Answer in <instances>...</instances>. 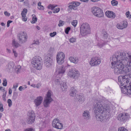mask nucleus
I'll return each mask as SVG.
<instances>
[{
  "label": "nucleus",
  "instance_id": "f03ea898",
  "mask_svg": "<svg viewBox=\"0 0 131 131\" xmlns=\"http://www.w3.org/2000/svg\"><path fill=\"white\" fill-rule=\"evenodd\" d=\"M93 109L97 121H105L109 118L110 107L104 100L101 99L97 100L96 103L94 105Z\"/></svg>",
  "mask_w": 131,
  "mask_h": 131
},
{
  "label": "nucleus",
  "instance_id": "8fccbe9b",
  "mask_svg": "<svg viewBox=\"0 0 131 131\" xmlns=\"http://www.w3.org/2000/svg\"><path fill=\"white\" fill-rule=\"evenodd\" d=\"M56 32H53L50 33V36L51 37H53L55 36L56 34Z\"/></svg>",
  "mask_w": 131,
  "mask_h": 131
},
{
  "label": "nucleus",
  "instance_id": "09e8293b",
  "mask_svg": "<svg viewBox=\"0 0 131 131\" xmlns=\"http://www.w3.org/2000/svg\"><path fill=\"white\" fill-rule=\"evenodd\" d=\"M71 28L69 27H67L65 30V32L67 34H68L69 31L70 30Z\"/></svg>",
  "mask_w": 131,
  "mask_h": 131
},
{
  "label": "nucleus",
  "instance_id": "f257e3e1",
  "mask_svg": "<svg viewBox=\"0 0 131 131\" xmlns=\"http://www.w3.org/2000/svg\"><path fill=\"white\" fill-rule=\"evenodd\" d=\"M111 68L114 69V73L117 75L129 73L131 78V53L126 51L117 52L110 58Z\"/></svg>",
  "mask_w": 131,
  "mask_h": 131
},
{
  "label": "nucleus",
  "instance_id": "bf43d9fd",
  "mask_svg": "<svg viewBox=\"0 0 131 131\" xmlns=\"http://www.w3.org/2000/svg\"><path fill=\"white\" fill-rule=\"evenodd\" d=\"M17 98V96H16L15 94H14L13 96L12 99L14 100H15Z\"/></svg>",
  "mask_w": 131,
  "mask_h": 131
},
{
  "label": "nucleus",
  "instance_id": "4468645a",
  "mask_svg": "<svg viewBox=\"0 0 131 131\" xmlns=\"http://www.w3.org/2000/svg\"><path fill=\"white\" fill-rule=\"evenodd\" d=\"M129 117L128 113H123L119 114L117 117V119L121 122H124L128 119Z\"/></svg>",
  "mask_w": 131,
  "mask_h": 131
},
{
  "label": "nucleus",
  "instance_id": "ddd939ff",
  "mask_svg": "<svg viewBox=\"0 0 131 131\" xmlns=\"http://www.w3.org/2000/svg\"><path fill=\"white\" fill-rule=\"evenodd\" d=\"M65 55L62 52H59L57 55V63L59 64H62L64 61Z\"/></svg>",
  "mask_w": 131,
  "mask_h": 131
},
{
  "label": "nucleus",
  "instance_id": "c85d7f7f",
  "mask_svg": "<svg viewBox=\"0 0 131 131\" xmlns=\"http://www.w3.org/2000/svg\"><path fill=\"white\" fill-rule=\"evenodd\" d=\"M38 8L39 10H43L44 9V6L41 5V2H39L38 3Z\"/></svg>",
  "mask_w": 131,
  "mask_h": 131
},
{
  "label": "nucleus",
  "instance_id": "79ce46f5",
  "mask_svg": "<svg viewBox=\"0 0 131 131\" xmlns=\"http://www.w3.org/2000/svg\"><path fill=\"white\" fill-rule=\"evenodd\" d=\"M60 10V8H57L53 10V12L54 13H56L58 12Z\"/></svg>",
  "mask_w": 131,
  "mask_h": 131
},
{
  "label": "nucleus",
  "instance_id": "20e7f679",
  "mask_svg": "<svg viewBox=\"0 0 131 131\" xmlns=\"http://www.w3.org/2000/svg\"><path fill=\"white\" fill-rule=\"evenodd\" d=\"M90 26L87 23H84L81 25L80 28V33L82 36H84L90 33Z\"/></svg>",
  "mask_w": 131,
  "mask_h": 131
},
{
  "label": "nucleus",
  "instance_id": "5fc2aeb1",
  "mask_svg": "<svg viewBox=\"0 0 131 131\" xmlns=\"http://www.w3.org/2000/svg\"><path fill=\"white\" fill-rule=\"evenodd\" d=\"M54 49L53 48L50 47L49 50V51L51 53H52L53 52Z\"/></svg>",
  "mask_w": 131,
  "mask_h": 131
},
{
  "label": "nucleus",
  "instance_id": "6e6d98bb",
  "mask_svg": "<svg viewBox=\"0 0 131 131\" xmlns=\"http://www.w3.org/2000/svg\"><path fill=\"white\" fill-rule=\"evenodd\" d=\"M39 43V41H34L33 44H36L37 45H38Z\"/></svg>",
  "mask_w": 131,
  "mask_h": 131
},
{
  "label": "nucleus",
  "instance_id": "a878e982",
  "mask_svg": "<svg viewBox=\"0 0 131 131\" xmlns=\"http://www.w3.org/2000/svg\"><path fill=\"white\" fill-rule=\"evenodd\" d=\"M77 98L78 101L79 102H83L84 100V96L83 95H77Z\"/></svg>",
  "mask_w": 131,
  "mask_h": 131
},
{
  "label": "nucleus",
  "instance_id": "412c9836",
  "mask_svg": "<svg viewBox=\"0 0 131 131\" xmlns=\"http://www.w3.org/2000/svg\"><path fill=\"white\" fill-rule=\"evenodd\" d=\"M82 115L84 118L86 120L89 119L90 118V113L88 111H85L83 113Z\"/></svg>",
  "mask_w": 131,
  "mask_h": 131
},
{
  "label": "nucleus",
  "instance_id": "4d7b16f0",
  "mask_svg": "<svg viewBox=\"0 0 131 131\" xmlns=\"http://www.w3.org/2000/svg\"><path fill=\"white\" fill-rule=\"evenodd\" d=\"M129 15L130 12L129 11H128L126 13V17H129Z\"/></svg>",
  "mask_w": 131,
  "mask_h": 131
},
{
  "label": "nucleus",
  "instance_id": "3c124183",
  "mask_svg": "<svg viewBox=\"0 0 131 131\" xmlns=\"http://www.w3.org/2000/svg\"><path fill=\"white\" fill-rule=\"evenodd\" d=\"M13 52L14 53V55L15 57H16L17 56L18 54L16 51L14 50H13Z\"/></svg>",
  "mask_w": 131,
  "mask_h": 131
},
{
  "label": "nucleus",
  "instance_id": "2f4dec72",
  "mask_svg": "<svg viewBox=\"0 0 131 131\" xmlns=\"http://www.w3.org/2000/svg\"><path fill=\"white\" fill-rule=\"evenodd\" d=\"M102 32L103 34V37L104 39H107L108 36V34L105 31V30L103 29L102 30Z\"/></svg>",
  "mask_w": 131,
  "mask_h": 131
},
{
  "label": "nucleus",
  "instance_id": "de8ad7c7",
  "mask_svg": "<svg viewBox=\"0 0 131 131\" xmlns=\"http://www.w3.org/2000/svg\"><path fill=\"white\" fill-rule=\"evenodd\" d=\"M21 67L20 66H18L16 68L15 70L18 73L21 70Z\"/></svg>",
  "mask_w": 131,
  "mask_h": 131
},
{
  "label": "nucleus",
  "instance_id": "1a4fd4ad",
  "mask_svg": "<svg viewBox=\"0 0 131 131\" xmlns=\"http://www.w3.org/2000/svg\"><path fill=\"white\" fill-rule=\"evenodd\" d=\"M68 75L71 78L77 79L79 77L80 74L79 71L76 69H71L69 70Z\"/></svg>",
  "mask_w": 131,
  "mask_h": 131
},
{
  "label": "nucleus",
  "instance_id": "69168bd1",
  "mask_svg": "<svg viewBox=\"0 0 131 131\" xmlns=\"http://www.w3.org/2000/svg\"><path fill=\"white\" fill-rule=\"evenodd\" d=\"M0 89L1 90H2L3 92L5 91V90L4 89V88L2 87H0Z\"/></svg>",
  "mask_w": 131,
  "mask_h": 131
},
{
  "label": "nucleus",
  "instance_id": "9d476101",
  "mask_svg": "<svg viewBox=\"0 0 131 131\" xmlns=\"http://www.w3.org/2000/svg\"><path fill=\"white\" fill-rule=\"evenodd\" d=\"M101 59L99 57H93L91 58L89 64L92 66L96 67L99 65L101 63Z\"/></svg>",
  "mask_w": 131,
  "mask_h": 131
},
{
  "label": "nucleus",
  "instance_id": "473e14b6",
  "mask_svg": "<svg viewBox=\"0 0 131 131\" xmlns=\"http://www.w3.org/2000/svg\"><path fill=\"white\" fill-rule=\"evenodd\" d=\"M27 12V9L26 8H24L23 9V11L21 12V15L25 16L26 15Z\"/></svg>",
  "mask_w": 131,
  "mask_h": 131
},
{
  "label": "nucleus",
  "instance_id": "58836bf2",
  "mask_svg": "<svg viewBox=\"0 0 131 131\" xmlns=\"http://www.w3.org/2000/svg\"><path fill=\"white\" fill-rule=\"evenodd\" d=\"M64 24V21L62 20H60L59 22V24H58V26H62Z\"/></svg>",
  "mask_w": 131,
  "mask_h": 131
},
{
  "label": "nucleus",
  "instance_id": "0eeeda50",
  "mask_svg": "<svg viewBox=\"0 0 131 131\" xmlns=\"http://www.w3.org/2000/svg\"><path fill=\"white\" fill-rule=\"evenodd\" d=\"M127 76L125 75L122 76H120L118 77V82L119 84L122 86L123 85H129V81L127 77Z\"/></svg>",
  "mask_w": 131,
  "mask_h": 131
},
{
  "label": "nucleus",
  "instance_id": "37998d69",
  "mask_svg": "<svg viewBox=\"0 0 131 131\" xmlns=\"http://www.w3.org/2000/svg\"><path fill=\"white\" fill-rule=\"evenodd\" d=\"M21 16L22 20L23 21H26L27 20V17H26V15H22Z\"/></svg>",
  "mask_w": 131,
  "mask_h": 131
},
{
  "label": "nucleus",
  "instance_id": "6ab92c4d",
  "mask_svg": "<svg viewBox=\"0 0 131 131\" xmlns=\"http://www.w3.org/2000/svg\"><path fill=\"white\" fill-rule=\"evenodd\" d=\"M65 67L63 66L57 67L56 70V71L58 74H63L65 72Z\"/></svg>",
  "mask_w": 131,
  "mask_h": 131
},
{
  "label": "nucleus",
  "instance_id": "7ed1b4c3",
  "mask_svg": "<svg viewBox=\"0 0 131 131\" xmlns=\"http://www.w3.org/2000/svg\"><path fill=\"white\" fill-rule=\"evenodd\" d=\"M42 60L39 56L34 57L31 61L33 66L37 70H40L42 68Z\"/></svg>",
  "mask_w": 131,
  "mask_h": 131
},
{
  "label": "nucleus",
  "instance_id": "338daca9",
  "mask_svg": "<svg viewBox=\"0 0 131 131\" xmlns=\"http://www.w3.org/2000/svg\"><path fill=\"white\" fill-rule=\"evenodd\" d=\"M80 1L85 2H88L89 0H80Z\"/></svg>",
  "mask_w": 131,
  "mask_h": 131
},
{
  "label": "nucleus",
  "instance_id": "0e129e2a",
  "mask_svg": "<svg viewBox=\"0 0 131 131\" xmlns=\"http://www.w3.org/2000/svg\"><path fill=\"white\" fill-rule=\"evenodd\" d=\"M41 85L39 84H38L36 85V87L37 88H38Z\"/></svg>",
  "mask_w": 131,
  "mask_h": 131
},
{
  "label": "nucleus",
  "instance_id": "b1692460",
  "mask_svg": "<svg viewBox=\"0 0 131 131\" xmlns=\"http://www.w3.org/2000/svg\"><path fill=\"white\" fill-rule=\"evenodd\" d=\"M15 64L14 62H10L8 63V69L10 71H12L14 69Z\"/></svg>",
  "mask_w": 131,
  "mask_h": 131
},
{
  "label": "nucleus",
  "instance_id": "9b49d317",
  "mask_svg": "<svg viewBox=\"0 0 131 131\" xmlns=\"http://www.w3.org/2000/svg\"><path fill=\"white\" fill-rule=\"evenodd\" d=\"M44 64L47 68L51 67L53 63L52 58L50 56H45L44 60Z\"/></svg>",
  "mask_w": 131,
  "mask_h": 131
},
{
  "label": "nucleus",
  "instance_id": "bb28decb",
  "mask_svg": "<svg viewBox=\"0 0 131 131\" xmlns=\"http://www.w3.org/2000/svg\"><path fill=\"white\" fill-rule=\"evenodd\" d=\"M108 42V41H105L104 42H101L100 43H98L97 45V46H98L99 48H101L105 44H107Z\"/></svg>",
  "mask_w": 131,
  "mask_h": 131
},
{
  "label": "nucleus",
  "instance_id": "052dcab7",
  "mask_svg": "<svg viewBox=\"0 0 131 131\" xmlns=\"http://www.w3.org/2000/svg\"><path fill=\"white\" fill-rule=\"evenodd\" d=\"M25 131H34V130L33 129L30 128L26 129Z\"/></svg>",
  "mask_w": 131,
  "mask_h": 131
},
{
  "label": "nucleus",
  "instance_id": "a211bd4d",
  "mask_svg": "<svg viewBox=\"0 0 131 131\" xmlns=\"http://www.w3.org/2000/svg\"><path fill=\"white\" fill-rule=\"evenodd\" d=\"M43 99V97L42 96H39L37 97L34 101L35 106L38 107L40 106L42 102Z\"/></svg>",
  "mask_w": 131,
  "mask_h": 131
},
{
  "label": "nucleus",
  "instance_id": "f8f14e48",
  "mask_svg": "<svg viewBox=\"0 0 131 131\" xmlns=\"http://www.w3.org/2000/svg\"><path fill=\"white\" fill-rule=\"evenodd\" d=\"M121 88L122 92L124 94L131 95V82L129 83V85H123Z\"/></svg>",
  "mask_w": 131,
  "mask_h": 131
},
{
  "label": "nucleus",
  "instance_id": "7c9ffc66",
  "mask_svg": "<svg viewBox=\"0 0 131 131\" xmlns=\"http://www.w3.org/2000/svg\"><path fill=\"white\" fill-rule=\"evenodd\" d=\"M117 28L119 29H122L126 27V25H125L124 26H123L122 25H121L119 24H117Z\"/></svg>",
  "mask_w": 131,
  "mask_h": 131
},
{
  "label": "nucleus",
  "instance_id": "39448f33",
  "mask_svg": "<svg viewBox=\"0 0 131 131\" xmlns=\"http://www.w3.org/2000/svg\"><path fill=\"white\" fill-rule=\"evenodd\" d=\"M51 92L50 91H48L44 99L43 104L44 107H49L52 101L53 100L51 97Z\"/></svg>",
  "mask_w": 131,
  "mask_h": 131
},
{
  "label": "nucleus",
  "instance_id": "a18cd8bd",
  "mask_svg": "<svg viewBox=\"0 0 131 131\" xmlns=\"http://www.w3.org/2000/svg\"><path fill=\"white\" fill-rule=\"evenodd\" d=\"M0 111L2 112L4 111L3 105L1 102H0Z\"/></svg>",
  "mask_w": 131,
  "mask_h": 131
},
{
  "label": "nucleus",
  "instance_id": "72a5a7b5",
  "mask_svg": "<svg viewBox=\"0 0 131 131\" xmlns=\"http://www.w3.org/2000/svg\"><path fill=\"white\" fill-rule=\"evenodd\" d=\"M57 5L50 4L48 6V8L49 9L52 10L56 7L57 6Z\"/></svg>",
  "mask_w": 131,
  "mask_h": 131
},
{
  "label": "nucleus",
  "instance_id": "774afa93",
  "mask_svg": "<svg viewBox=\"0 0 131 131\" xmlns=\"http://www.w3.org/2000/svg\"><path fill=\"white\" fill-rule=\"evenodd\" d=\"M13 21H12L8 20L7 21V23L9 24L10 23H11Z\"/></svg>",
  "mask_w": 131,
  "mask_h": 131
},
{
  "label": "nucleus",
  "instance_id": "49530a36",
  "mask_svg": "<svg viewBox=\"0 0 131 131\" xmlns=\"http://www.w3.org/2000/svg\"><path fill=\"white\" fill-rule=\"evenodd\" d=\"M118 131H127V130L124 128L119 127L118 129Z\"/></svg>",
  "mask_w": 131,
  "mask_h": 131
},
{
  "label": "nucleus",
  "instance_id": "c756f323",
  "mask_svg": "<svg viewBox=\"0 0 131 131\" xmlns=\"http://www.w3.org/2000/svg\"><path fill=\"white\" fill-rule=\"evenodd\" d=\"M32 21H31V23H35L36 22L37 20V18L34 14L32 15Z\"/></svg>",
  "mask_w": 131,
  "mask_h": 131
},
{
  "label": "nucleus",
  "instance_id": "f704fd0d",
  "mask_svg": "<svg viewBox=\"0 0 131 131\" xmlns=\"http://www.w3.org/2000/svg\"><path fill=\"white\" fill-rule=\"evenodd\" d=\"M112 5L113 6H116L118 4V2L117 1L113 0L111 2Z\"/></svg>",
  "mask_w": 131,
  "mask_h": 131
},
{
  "label": "nucleus",
  "instance_id": "2eb2a0df",
  "mask_svg": "<svg viewBox=\"0 0 131 131\" xmlns=\"http://www.w3.org/2000/svg\"><path fill=\"white\" fill-rule=\"evenodd\" d=\"M80 3L79 2H73L69 3V4H71L68 6L69 8L68 10L69 12H71L72 9L76 10L77 9V7L79 6L80 4Z\"/></svg>",
  "mask_w": 131,
  "mask_h": 131
},
{
  "label": "nucleus",
  "instance_id": "423d86ee",
  "mask_svg": "<svg viewBox=\"0 0 131 131\" xmlns=\"http://www.w3.org/2000/svg\"><path fill=\"white\" fill-rule=\"evenodd\" d=\"M27 38V34L24 31L20 32L17 35V39L19 43L21 44L26 42Z\"/></svg>",
  "mask_w": 131,
  "mask_h": 131
},
{
  "label": "nucleus",
  "instance_id": "c9c22d12",
  "mask_svg": "<svg viewBox=\"0 0 131 131\" xmlns=\"http://www.w3.org/2000/svg\"><path fill=\"white\" fill-rule=\"evenodd\" d=\"M106 91L108 94L111 93L113 92L112 90L108 87L106 88Z\"/></svg>",
  "mask_w": 131,
  "mask_h": 131
},
{
  "label": "nucleus",
  "instance_id": "5701e85b",
  "mask_svg": "<svg viewBox=\"0 0 131 131\" xmlns=\"http://www.w3.org/2000/svg\"><path fill=\"white\" fill-rule=\"evenodd\" d=\"M69 60L71 62L74 63L75 64L77 63L79 61V59L77 58H74L73 57H71L69 58Z\"/></svg>",
  "mask_w": 131,
  "mask_h": 131
},
{
  "label": "nucleus",
  "instance_id": "864d4df0",
  "mask_svg": "<svg viewBox=\"0 0 131 131\" xmlns=\"http://www.w3.org/2000/svg\"><path fill=\"white\" fill-rule=\"evenodd\" d=\"M5 15L7 16H9L10 15V14L8 13L7 11H5L4 12Z\"/></svg>",
  "mask_w": 131,
  "mask_h": 131
},
{
  "label": "nucleus",
  "instance_id": "e2e57ef3",
  "mask_svg": "<svg viewBox=\"0 0 131 131\" xmlns=\"http://www.w3.org/2000/svg\"><path fill=\"white\" fill-rule=\"evenodd\" d=\"M18 84L17 83L16 84V85H14L13 88L16 89L18 86Z\"/></svg>",
  "mask_w": 131,
  "mask_h": 131
},
{
  "label": "nucleus",
  "instance_id": "393cba45",
  "mask_svg": "<svg viewBox=\"0 0 131 131\" xmlns=\"http://www.w3.org/2000/svg\"><path fill=\"white\" fill-rule=\"evenodd\" d=\"M61 87L62 90V91L64 92L67 91V86L65 83H63L61 84Z\"/></svg>",
  "mask_w": 131,
  "mask_h": 131
},
{
  "label": "nucleus",
  "instance_id": "6e6552de",
  "mask_svg": "<svg viewBox=\"0 0 131 131\" xmlns=\"http://www.w3.org/2000/svg\"><path fill=\"white\" fill-rule=\"evenodd\" d=\"M91 10L94 15L97 17H101L103 16L102 10L99 7H94L92 8Z\"/></svg>",
  "mask_w": 131,
  "mask_h": 131
},
{
  "label": "nucleus",
  "instance_id": "4c0bfd02",
  "mask_svg": "<svg viewBox=\"0 0 131 131\" xmlns=\"http://www.w3.org/2000/svg\"><path fill=\"white\" fill-rule=\"evenodd\" d=\"M6 91H5L4 93H3L2 95V98L3 100L5 102L6 101Z\"/></svg>",
  "mask_w": 131,
  "mask_h": 131
},
{
  "label": "nucleus",
  "instance_id": "ea45409f",
  "mask_svg": "<svg viewBox=\"0 0 131 131\" xmlns=\"http://www.w3.org/2000/svg\"><path fill=\"white\" fill-rule=\"evenodd\" d=\"M69 41L70 42L73 43L76 41V38L72 37L69 39Z\"/></svg>",
  "mask_w": 131,
  "mask_h": 131
},
{
  "label": "nucleus",
  "instance_id": "c03bdc74",
  "mask_svg": "<svg viewBox=\"0 0 131 131\" xmlns=\"http://www.w3.org/2000/svg\"><path fill=\"white\" fill-rule=\"evenodd\" d=\"M7 82L6 79H4L3 83V85L5 86H6L7 85Z\"/></svg>",
  "mask_w": 131,
  "mask_h": 131
},
{
  "label": "nucleus",
  "instance_id": "680f3d73",
  "mask_svg": "<svg viewBox=\"0 0 131 131\" xmlns=\"http://www.w3.org/2000/svg\"><path fill=\"white\" fill-rule=\"evenodd\" d=\"M12 92V90L10 88H9V91H8V93L9 94H11Z\"/></svg>",
  "mask_w": 131,
  "mask_h": 131
},
{
  "label": "nucleus",
  "instance_id": "13d9d810",
  "mask_svg": "<svg viewBox=\"0 0 131 131\" xmlns=\"http://www.w3.org/2000/svg\"><path fill=\"white\" fill-rule=\"evenodd\" d=\"M25 89L24 87H23L22 86H20L19 88V90L20 91H21L23 90H24Z\"/></svg>",
  "mask_w": 131,
  "mask_h": 131
},
{
  "label": "nucleus",
  "instance_id": "e433bc0d",
  "mask_svg": "<svg viewBox=\"0 0 131 131\" xmlns=\"http://www.w3.org/2000/svg\"><path fill=\"white\" fill-rule=\"evenodd\" d=\"M8 104V106L9 107H10L12 104V102L11 100L10 99H8L7 101Z\"/></svg>",
  "mask_w": 131,
  "mask_h": 131
},
{
  "label": "nucleus",
  "instance_id": "aec40b11",
  "mask_svg": "<svg viewBox=\"0 0 131 131\" xmlns=\"http://www.w3.org/2000/svg\"><path fill=\"white\" fill-rule=\"evenodd\" d=\"M106 16L108 18L113 19L116 16L115 14L112 11H107L105 12Z\"/></svg>",
  "mask_w": 131,
  "mask_h": 131
},
{
  "label": "nucleus",
  "instance_id": "a19ab883",
  "mask_svg": "<svg viewBox=\"0 0 131 131\" xmlns=\"http://www.w3.org/2000/svg\"><path fill=\"white\" fill-rule=\"evenodd\" d=\"M77 24V22L76 20H73L72 22V25L74 27L76 26Z\"/></svg>",
  "mask_w": 131,
  "mask_h": 131
},
{
  "label": "nucleus",
  "instance_id": "4be33fe9",
  "mask_svg": "<svg viewBox=\"0 0 131 131\" xmlns=\"http://www.w3.org/2000/svg\"><path fill=\"white\" fill-rule=\"evenodd\" d=\"M77 91L76 89L74 87L71 88L70 90V93L69 95L70 96L74 97L76 96V94Z\"/></svg>",
  "mask_w": 131,
  "mask_h": 131
},
{
  "label": "nucleus",
  "instance_id": "603ef678",
  "mask_svg": "<svg viewBox=\"0 0 131 131\" xmlns=\"http://www.w3.org/2000/svg\"><path fill=\"white\" fill-rule=\"evenodd\" d=\"M54 82L56 84H59V80L58 79H55L54 80Z\"/></svg>",
  "mask_w": 131,
  "mask_h": 131
},
{
  "label": "nucleus",
  "instance_id": "cd10ccee",
  "mask_svg": "<svg viewBox=\"0 0 131 131\" xmlns=\"http://www.w3.org/2000/svg\"><path fill=\"white\" fill-rule=\"evenodd\" d=\"M12 45L15 48H17L20 46V44L17 42H16L14 40H13L12 43Z\"/></svg>",
  "mask_w": 131,
  "mask_h": 131
},
{
  "label": "nucleus",
  "instance_id": "dca6fc26",
  "mask_svg": "<svg viewBox=\"0 0 131 131\" xmlns=\"http://www.w3.org/2000/svg\"><path fill=\"white\" fill-rule=\"evenodd\" d=\"M35 114L33 111L29 112L27 123L29 124H31L33 123L35 119Z\"/></svg>",
  "mask_w": 131,
  "mask_h": 131
},
{
  "label": "nucleus",
  "instance_id": "f3484780",
  "mask_svg": "<svg viewBox=\"0 0 131 131\" xmlns=\"http://www.w3.org/2000/svg\"><path fill=\"white\" fill-rule=\"evenodd\" d=\"M52 124L53 126L57 129H61L63 127V125L61 123L59 122V119H55L53 120Z\"/></svg>",
  "mask_w": 131,
  "mask_h": 131
}]
</instances>
